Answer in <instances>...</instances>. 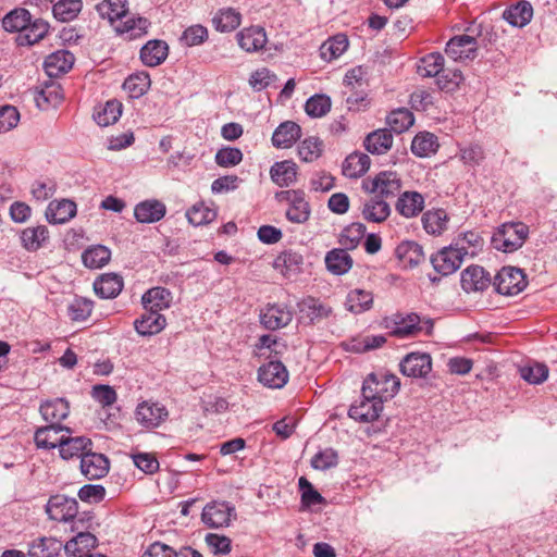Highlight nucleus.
<instances>
[{
	"mask_svg": "<svg viewBox=\"0 0 557 557\" xmlns=\"http://www.w3.org/2000/svg\"><path fill=\"white\" fill-rule=\"evenodd\" d=\"M395 207L401 216L414 218L424 209V197L418 191H405L398 197Z\"/></svg>",
	"mask_w": 557,
	"mask_h": 557,
	"instance_id": "28",
	"label": "nucleus"
},
{
	"mask_svg": "<svg viewBox=\"0 0 557 557\" xmlns=\"http://www.w3.org/2000/svg\"><path fill=\"white\" fill-rule=\"evenodd\" d=\"M463 81V75L458 69H444L438 75H436V84L438 88L446 92L455 91L461 82Z\"/></svg>",
	"mask_w": 557,
	"mask_h": 557,
	"instance_id": "59",
	"label": "nucleus"
},
{
	"mask_svg": "<svg viewBox=\"0 0 557 557\" xmlns=\"http://www.w3.org/2000/svg\"><path fill=\"white\" fill-rule=\"evenodd\" d=\"M300 126L293 121H286L275 128L272 135V144L275 148H289L300 138Z\"/></svg>",
	"mask_w": 557,
	"mask_h": 557,
	"instance_id": "27",
	"label": "nucleus"
},
{
	"mask_svg": "<svg viewBox=\"0 0 557 557\" xmlns=\"http://www.w3.org/2000/svg\"><path fill=\"white\" fill-rule=\"evenodd\" d=\"M444 67V57L440 52H432L420 59L417 72L422 77H436Z\"/></svg>",
	"mask_w": 557,
	"mask_h": 557,
	"instance_id": "54",
	"label": "nucleus"
},
{
	"mask_svg": "<svg viewBox=\"0 0 557 557\" xmlns=\"http://www.w3.org/2000/svg\"><path fill=\"white\" fill-rule=\"evenodd\" d=\"M461 250L462 248H456L453 244L442 248L431 257L434 270L443 276L455 273L461 267L465 258V252Z\"/></svg>",
	"mask_w": 557,
	"mask_h": 557,
	"instance_id": "11",
	"label": "nucleus"
},
{
	"mask_svg": "<svg viewBox=\"0 0 557 557\" xmlns=\"http://www.w3.org/2000/svg\"><path fill=\"white\" fill-rule=\"evenodd\" d=\"M449 218L444 209L428 210L423 213L421 222L428 234L441 235L447 230Z\"/></svg>",
	"mask_w": 557,
	"mask_h": 557,
	"instance_id": "40",
	"label": "nucleus"
},
{
	"mask_svg": "<svg viewBox=\"0 0 557 557\" xmlns=\"http://www.w3.org/2000/svg\"><path fill=\"white\" fill-rule=\"evenodd\" d=\"M49 238V231L45 225L26 227L21 232L22 246L28 251H37Z\"/></svg>",
	"mask_w": 557,
	"mask_h": 557,
	"instance_id": "41",
	"label": "nucleus"
},
{
	"mask_svg": "<svg viewBox=\"0 0 557 557\" xmlns=\"http://www.w3.org/2000/svg\"><path fill=\"white\" fill-rule=\"evenodd\" d=\"M389 203L380 197L371 196L361 206V216L369 223H383L391 215Z\"/></svg>",
	"mask_w": 557,
	"mask_h": 557,
	"instance_id": "21",
	"label": "nucleus"
},
{
	"mask_svg": "<svg viewBox=\"0 0 557 557\" xmlns=\"http://www.w3.org/2000/svg\"><path fill=\"white\" fill-rule=\"evenodd\" d=\"M362 188L364 191L387 201V199L394 198L399 194L401 180L396 172L383 171L373 178L364 180L362 182Z\"/></svg>",
	"mask_w": 557,
	"mask_h": 557,
	"instance_id": "6",
	"label": "nucleus"
},
{
	"mask_svg": "<svg viewBox=\"0 0 557 557\" xmlns=\"http://www.w3.org/2000/svg\"><path fill=\"white\" fill-rule=\"evenodd\" d=\"M111 259V250L103 245H94L82 253V261L86 268L100 269Z\"/></svg>",
	"mask_w": 557,
	"mask_h": 557,
	"instance_id": "49",
	"label": "nucleus"
},
{
	"mask_svg": "<svg viewBox=\"0 0 557 557\" xmlns=\"http://www.w3.org/2000/svg\"><path fill=\"white\" fill-rule=\"evenodd\" d=\"M373 295L364 289H352L347 294L345 307L348 311L360 314L372 308Z\"/></svg>",
	"mask_w": 557,
	"mask_h": 557,
	"instance_id": "46",
	"label": "nucleus"
},
{
	"mask_svg": "<svg viewBox=\"0 0 557 557\" xmlns=\"http://www.w3.org/2000/svg\"><path fill=\"white\" fill-rule=\"evenodd\" d=\"M348 38L344 34H337L324 41L319 49L320 57L326 62L339 58L348 48Z\"/></svg>",
	"mask_w": 557,
	"mask_h": 557,
	"instance_id": "48",
	"label": "nucleus"
},
{
	"mask_svg": "<svg viewBox=\"0 0 557 557\" xmlns=\"http://www.w3.org/2000/svg\"><path fill=\"white\" fill-rule=\"evenodd\" d=\"M166 325L163 314L156 311H147L134 322L136 332L141 336H152L160 333Z\"/></svg>",
	"mask_w": 557,
	"mask_h": 557,
	"instance_id": "30",
	"label": "nucleus"
},
{
	"mask_svg": "<svg viewBox=\"0 0 557 557\" xmlns=\"http://www.w3.org/2000/svg\"><path fill=\"white\" fill-rule=\"evenodd\" d=\"M393 145V135L387 128L370 133L364 139V148L372 154H384Z\"/></svg>",
	"mask_w": 557,
	"mask_h": 557,
	"instance_id": "39",
	"label": "nucleus"
},
{
	"mask_svg": "<svg viewBox=\"0 0 557 557\" xmlns=\"http://www.w3.org/2000/svg\"><path fill=\"white\" fill-rule=\"evenodd\" d=\"M150 84V76L147 72H137L124 81L123 89L131 98L138 99L149 90Z\"/></svg>",
	"mask_w": 557,
	"mask_h": 557,
	"instance_id": "50",
	"label": "nucleus"
},
{
	"mask_svg": "<svg viewBox=\"0 0 557 557\" xmlns=\"http://www.w3.org/2000/svg\"><path fill=\"white\" fill-rule=\"evenodd\" d=\"M493 285L498 294L512 296L525 288L527 277L519 268L503 267L495 275Z\"/></svg>",
	"mask_w": 557,
	"mask_h": 557,
	"instance_id": "7",
	"label": "nucleus"
},
{
	"mask_svg": "<svg viewBox=\"0 0 557 557\" xmlns=\"http://www.w3.org/2000/svg\"><path fill=\"white\" fill-rule=\"evenodd\" d=\"M49 24L42 18H30V22L16 37L18 46H33L44 39L49 33Z\"/></svg>",
	"mask_w": 557,
	"mask_h": 557,
	"instance_id": "34",
	"label": "nucleus"
},
{
	"mask_svg": "<svg viewBox=\"0 0 557 557\" xmlns=\"http://www.w3.org/2000/svg\"><path fill=\"white\" fill-rule=\"evenodd\" d=\"M74 54L67 50H58L49 54L44 62V67L48 76L58 77L67 73L73 64Z\"/></svg>",
	"mask_w": 557,
	"mask_h": 557,
	"instance_id": "23",
	"label": "nucleus"
},
{
	"mask_svg": "<svg viewBox=\"0 0 557 557\" xmlns=\"http://www.w3.org/2000/svg\"><path fill=\"white\" fill-rule=\"evenodd\" d=\"M92 308L94 304L91 300L84 297H77L69 305V317L73 321H85L90 317Z\"/></svg>",
	"mask_w": 557,
	"mask_h": 557,
	"instance_id": "61",
	"label": "nucleus"
},
{
	"mask_svg": "<svg viewBox=\"0 0 557 557\" xmlns=\"http://www.w3.org/2000/svg\"><path fill=\"white\" fill-rule=\"evenodd\" d=\"M299 308L313 324L327 319L333 312L330 306L321 302L318 298L310 296L302 299L299 304Z\"/></svg>",
	"mask_w": 557,
	"mask_h": 557,
	"instance_id": "45",
	"label": "nucleus"
},
{
	"mask_svg": "<svg viewBox=\"0 0 557 557\" xmlns=\"http://www.w3.org/2000/svg\"><path fill=\"white\" fill-rule=\"evenodd\" d=\"M323 151V141L315 136L304 139L298 146L299 158L305 162H313Z\"/></svg>",
	"mask_w": 557,
	"mask_h": 557,
	"instance_id": "55",
	"label": "nucleus"
},
{
	"mask_svg": "<svg viewBox=\"0 0 557 557\" xmlns=\"http://www.w3.org/2000/svg\"><path fill=\"white\" fill-rule=\"evenodd\" d=\"M141 302L146 311L160 313V311L170 308L172 293L165 287H152L143 295Z\"/></svg>",
	"mask_w": 557,
	"mask_h": 557,
	"instance_id": "29",
	"label": "nucleus"
},
{
	"mask_svg": "<svg viewBox=\"0 0 557 557\" xmlns=\"http://www.w3.org/2000/svg\"><path fill=\"white\" fill-rule=\"evenodd\" d=\"M280 203L286 205L285 216L294 224H305L311 215V207L302 189H287L275 194Z\"/></svg>",
	"mask_w": 557,
	"mask_h": 557,
	"instance_id": "5",
	"label": "nucleus"
},
{
	"mask_svg": "<svg viewBox=\"0 0 557 557\" xmlns=\"http://www.w3.org/2000/svg\"><path fill=\"white\" fill-rule=\"evenodd\" d=\"M76 203L70 199L51 201L46 210V219L51 224H64L75 216Z\"/></svg>",
	"mask_w": 557,
	"mask_h": 557,
	"instance_id": "24",
	"label": "nucleus"
},
{
	"mask_svg": "<svg viewBox=\"0 0 557 557\" xmlns=\"http://www.w3.org/2000/svg\"><path fill=\"white\" fill-rule=\"evenodd\" d=\"M383 410V404L375 399H368L361 395L359 403H355L348 410V416L359 422L368 423L379 419Z\"/></svg>",
	"mask_w": 557,
	"mask_h": 557,
	"instance_id": "20",
	"label": "nucleus"
},
{
	"mask_svg": "<svg viewBox=\"0 0 557 557\" xmlns=\"http://www.w3.org/2000/svg\"><path fill=\"white\" fill-rule=\"evenodd\" d=\"M399 379L388 372L370 373L362 383V396L383 404L392 399L399 391Z\"/></svg>",
	"mask_w": 557,
	"mask_h": 557,
	"instance_id": "3",
	"label": "nucleus"
},
{
	"mask_svg": "<svg viewBox=\"0 0 557 557\" xmlns=\"http://www.w3.org/2000/svg\"><path fill=\"white\" fill-rule=\"evenodd\" d=\"M445 52L454 61L473 60L478 55L476 39L470 35L455 36L446 44Z\"/></svg>",
	"mask_w": 557,
	"mask_h": 557,
	"instance_id": "13",
	"label": "nucleus"
},
{
	"mask_svg": "<svg viewBox=\"0 0 557 557\" xmlns=\"http://www.w3.org/2000/svg\"><path fill=\"white\" fill-rule=\"evenodd\" d=\"M212 23L218 32L230 33L240 25L242 14L233 8H223L214 14Z\"/></svg>",
	"mask_w": 557,
	"mask_h": 557,
	"instance_id": "43",
	"label": "nucleus"
},
{
	"mask_svg": "<svg viewBox=\"0 0 557 557\" xmlns=\"http://www.w3.org/2000/svg\"><path fill=\"white\" fill-rule=\"evenodd\" d=\"M258 381L270 388H282L288 381V371L283 362L272 360L259 368Z\"/></svg>",
	"mask_w": 557,
	"mask_h": 557,
	"instance_id": "16",
	"label": "nucleus"
},
{
	"mask_svg": "<svg viewBox=\"0 0 557 557\" xmlns=\"http://www.w3.org/2000/svg\"><path fill=\"white\" fill-rule=\"evenodd\" d=\"M298 486L301 491V505L302 507H311L325 503V498L313 487V485L305 478L300 476Z\"/></svg>",
	"mask_w": 557,
	"mask_h": 557,
	"instance_id": "60",
	"label": "nucleus"
},
{
	"mask_svg": "<svg viewBox=\"0 0 557 557\" xmlns=\"http://www.w3.org/2000/svg\"><path fill=\"white\" fill-rule=\"evenodd\" d=\"M331 98L323 94L311 96L305 103V111L311 117H322L331 110Z\"/></svg>",
	"mask_w": 557,
	"mask_h": 557,
	"instance_id": "58",
	"label": "nucleus"
},
{
	"mask_svg": "<svg viewBox=\"0 0 557 557\" xmlns=\"http://www.w3.org/2000/svg\"><path fill=\"white\" fill-rule=\"evenodd\" d=\"M63 543L54 537L42 536L28 545V557H59Z\"/></svg>",
	"mask_w": 557,
	"mask_h": 557,
	"instance_id": "35",
	"label": "nucleus"
},
{
	"mask_svg": "<svg viewBox=\"0 0 557 557\" xmlns=\"http://www.w3.org/2000/svg\"><path fill=\"white\" fill-rule=\"evenodd\" d=\"M238 45L247 52H256L264 48L267 34L262 27L251 26L237 34Z\"/></svg>",
	"mask_w": 557,
	"mask_h": 557,
	"instance_id": "31",
	"label": "nucleus"
},
{
	"mask_svg": "<svg viewBox=\"0 0 557 557\" xmlns=\"http://www.w3.org/2000/svg\"><path fill=\"white\" fill-rule=\"evenodd\" d=\"M338 463L337 451L333 448H325L318 451L311 459L312 468L325 471L336 467Z\"/></svg>",
	"mask_w": 557,
	"mask_h": 557,
	"instance_id": "64",
	"label": "nucleus"
},
{
	"mask_svg": "<svg viewBox=\"0 0 557 557\" xmlns=\"http://www.w3.org/2000/svg\"><path fill=\"white\" fill-rule=\"evenodd\" d=\"M440 147L437 137L429 132L417 134L411 141V152L419 158L434 154Z\"/></svg>",
	"mask_w": 557,
	"mask_h": 557,
	"instance_id": "42",
	"label": "nucleus"
},
{
	"mask_svg": "<svg viewBox=\"0 0 557 557\" xmlns=\"http://www.w3.org/2000/svg\"><path fill=\"white\" fill-rule=\"evenodd\" d=\"M124 286L123 278L116 273L102 274L94 282L95 293L102 299H112L120 295Z\"/></svg>",
	"mask_w": 557,
	"mask_h": 557,
	"instance_id": "26",
	"label": "nucleus"
},
{
	"mask_svg": "<svg viewBox=\"0 0 557 557\" xmlns=\"http://www.w3.org/2000/svg\"><path fill=\"white\" fill-rule=\"evenodd\" d=\"M384 325L389 330V334L397 338L414 336L424 329L421 325V317L414 312L407 314L396 313L385 319Z\"/></svg>",
	"mask_w": 557,
	"mask_h": 557,
	"instance_id": "9",
	"label": "nucleus"
},
{
	"mask_svg": "<svg viewBox=\"0 0 557 557\" xmlns=\"http://www.w3.org/2000/svg\"><path fill=\"white\" fill-rule=\"evenodd\" d=\"M533 16L531 2H513L503 12V18L513 27L522 28Z\"/></svg>",
	"mask_w": 557,
	"mask_h": 557,
	"instance_id": "32",
	"label": "nucleus"
},
{
	"mask_svg": "<svg viewBox=\"0 0 557 557\" xmlns=\"http://www.w3.org/2000/svg\"><path fill=\"white\" fill-rule=\"evenodd\" d=\"M122 103L112 99L94 113V120L99 126H109L117 122L122 114Z\"/></svg>",
	"mask_w": 557,
	"mask_h": 557,
	"instance_id": "51",
	"label": "nucleus"
},
{
	"mask_svg": "<svg viewBox=\"0 0 557 557\" xmlns=\"http://www.w3.org/2000/svg\"><path fill=\"white\" fill-rule=\"evenodd\" d=\"M46 512L51 520L69 522L76 518L78 503L75 498L63 494L52 495L46 505Z\"/></svg>",
	"mask_w": 557,
	"mask_h": 557,
	"instance_id": "10",
	"label": "nucleus"
},
{
	"mask_svg": "<svg viewBox=\"0 0 557 557\" xmlns=\"http://www.w3.org/2000/svg\"><path fill=\"white\" fill-rule=\"evenodd\" d=\"M83 2H53V16L60 22H71L82 11Z\"/></svg>",
	"mask_w": 557,
	"mask_h": 557,
	"instance_id": "62",
	"label": "nucleus"
},
{
	"mask_svg": "<svg viewBox=\"0 0 557 557\" xmlns=\"http://www.w3.org/2000/svg\"><path fill=\"white\" fill-rule=\"evenodd\" d=\"M166 214L165 205L158 199H147L138 202L134 208V216L143 224L156 223Z\"/></svg>",
	"mask_w": 557,
	"mask_h": 557,
	"instance_id": "19",
	"label": "nucleus"
},
{
	"mask_svg": "<svg viewBox=\"0 0 557 557\" xmlns=\"http://www.w3.org/2000/svg\"><path fill=\"white\" fill-rule=\"evenodd\" d=\"M521 377L530 384H541L548 377V367L545 363H529L519 369Z\"/></svg>",
	"mask_w": 557,
	"mask_h": 557,
	"instance_id": "56",
	"label": "nucleus"
},
{
	"mask_svg": "<svg viewBox=\"0 0 557 557\" xmlns=\"http://www.w3.org/2000/svg\"><path fill=\"white\" fill-rule=\"evenodd\" d=\"M41 418L49 424L38 428L34 434V441L38 448L52 449V444L48 441L50 433L59 434L63 431L72 433L71 429L61 424L70 414V403L64 397L46 399L39 406Z\"/></svg>",
	"mask_w": 557,
	"mask_h": 557,
	"instance_id": "1",
	"label": "nucleus"
},
{
	"mask_svg": "<svg viewBox=\"0 0 557 557\" xmlns=\"http://www.w3.org/2000/svg\"><path fill=\"white\" fill-rule=\"evenodd\" d=\"M297 164L292 160L275 162L270 169L271 180L280 187H288L297 178Z\"/></svg>",
	"mask_w": 557,
	"mask_h": 557,
	"instance_id": "36",
	"label": "nucleus"
},
{
	"mask_svg": "<svg viewBox=\"0 0 557 557\" xmlns=\"http://www.w3.org/2000/svg\"><path fill=\"white\" fill-rule=\"evenodd\" d=\"M169 417L166 407L157 401L146 400L137 405L135 418L137 422L147 429L161 425Z\"/></svg>",
	"mask_w": 557,
	"mask_h": 557,
	"instance_id": "12",
	"label": "nucleus"
},
{
	"mask_svg": "<svg viewBox=\"0 0 557 557\" xmlns=\"http://www.w3.org/2000/svg\"><path fill=\"white\" fill-rule=\"evenodd\" d=\"M127 2H98L96 10L102 18H107L119 34L127 35L128 39H137L147 34L150 22L145 17H129Z\"/></svg>",
	"mask_w": 557,
	"mask_h": 557,
	"instance_id": "2",
	"label": "nucleus"
},
{
	"mask_svg": "<svg viewBox=\"0 0 557 557\" xmlns=\"http://www.w3.org/2000/svg\"><path fill=\"white\" fill-rule=\"evenodd\" d=\"M370 157L363 152L350 153L343 163V174L349 178L362 176L370 168Z\"/></svg>",
	"mask_w": 557,
	"mask_h": 557,
	"instance_id": "44",
	"label": "nucleus"
},
{
	"mask_svg": "<svg viewBox=\"0 0 557 557\" xmlns=\"http://www.w3.org/2000/svg\"><path fill=\"white\" fill-rule=\"evenodd\" d=\"M348 249L334 248L326 252L325 265L329 272L334 275H343L352 267V258L347 252Z\"/></svg>",
	"mask_w": 557,
	"mask_h": 557,
	"instance_id": "38",
	"label": "nucleus"
},
{
	"mask_svg": "<svg viewBox=\"0 0 557 557\" xmlns=\"http://www.w3.org/2000/svg\"><path fill=\"white\" fill-rule=\"evenodd\" d=\"M431 370L432 358L426 352H410L399 363V371L408 377H426Z\"/></svg>",
	"mask_w": 557,
	"mask_h": 557,
	"instance_id": "15",
	"label": "nucleus"
},
{
	"mask_svg": "<svg viewBox=\"0 0 557 557\" xmlns=\"http://www.w3.org/2000/svg\"><path fill=\"white\" fill-rule=\"evenodd\" d=\"M186 216L190 224L200 226L212 222L216 212L203 202H197L186 212Z\"/></svg>",
	"mask_w": 557,
	"mask_h": 557,
	"instance_id": "57",
	"label": "nucleus"
},
{
	"mask_svg": "<svg viewBox=\"0 0 557 557\" xmlns=\"http://www.w3.org/2000/svg\"><path fill=\"white\" fill-rule=\"evenodd\" d=\"M386 123L389 126L391 132L401 134L413 125L414 117L412 112L408 109L399 108L387 115Z\"/></svg>",
	"mask_w": 557,
	"mask_h": 557,
	"instance_id": "53",
	"label": "nucleus"
},
{
	"mask_svg": "<svg viewBox=\"0 0 557 557\" xmlns=\"http://www.w3.org/2000/svg\"><path fill=\"white\" fill-rule=\"evenodd\" d=\"M367 227L360 222H354L347 225L341 233L338 243L348 250L357 248L364 237Z\"/></svg>",
	"mask_w": 557,
	"mask_h": 557,
	"instance_id": "52",
	"label": "nucleus"
},
{
	"mask_svg": "<svg viewBox=\"0 0 557 557\" xmlns=\"http://www.w3.org/2000/svg\"><path fill=\"white\" fill-rule=\"evenodd\" d=\"M169 55V46L164 40L152 39L140 49L141 62L150 67L162 64Z\"/></svg>",
	"mask_w": 557,
	"mask_h": 557,
	"instance_id": "25",
	"label": "nucleus"
},
{
	"mask_svg": "<svg viewBox=\"0 0 557 557\" xmlns=\"http://www.w3.org/2000/svg\"><path fill=\"white\" fill-rule=\"evenodd\" d=\"M529 235V226L522 222H506L492 236V245L503 252H512L522 247Z\"/></svg>",
	"mask_w": 557,
	"mask_h": 557,
	"instance_id": "4",
	"label": "nucleus"
},
{
	"mask_svg": "<svg viewBox=\"0 0 557 557\" xmlns=\"http://www.w3.org/2000/svg\"><path fill=\"white\" fill-rule=\"evenodd\" d=\"M293 313L285 305H268L260 313V322L268 330H277L292 322Z\"/></svg>",
	"mask_w": 557,
	"mask_h": 557,
	"instance_id": "18",
	"label": "nucleus"
},
{
	"mask_svg": "<svg viewBox=\"0 0 557 557\" xmlns=\"http://www.w3.org/2000/svg\"><path fill=\"white\" fill-rule=\"evenodd\" d=\"M490 284V274L480 265H471L461 272V287L466 293L483 292Z\"/></svg>",
	"mask_w": 557,
	"mask_h": 557,
	"instance_id": "22",
	"label": "nucleus"
},
{
	"mask_svg": "<svg viewBox=\"0 0 557 557\" xmlns=\"http://www.w3.org/2000/svg\"><path fill=\"white\" fill-rule=\"evenodd\" d=\"M53 448H59L60 457L64 460L72 459L74 457L83 458L88 450L92 448V442L86 436H65L61 435L54 442H50Z\"/></svg>",
	"mask_w": 557,
	"mask_h": 557,
	"instance_id": "14",
	"label": "nucleus"
},
{
	"mask_svg": "<svg viewBox=\"0 0 557 557\" xmlns=\"http://www.w3.org/2000/svg\"><path fill=\"white\" fill-rule=\"evenodd\" d=\"M32 14L24 8H15L2 17V27L8 33H18L25 29L30 22Z\"/></svg>",
	"mask_w": 557,
	"mask_h": 557,
	"instance_id": "47",
	"label": "nucleus"
},
{
	"mask_svg": "<svg viewBox=\"0 0 557 557\" xmlns=\"http://www.w3.org/2000/svg\"><path fill=\"white\" fill-rule=\"evenodd\" d=\"M397 258L409 268H414L424 261L425 256L420 244L413 240L401 242L395 250Z\"/></svg>",
	"mask_w": 557,
	"mask_h": 557,
	"instance_id": "37",
	"label": "nucleus"
},
{
	"mask_svg": "<svg viewBox=\"0 0 557 557\" xmlns=\"http://www.w3.org/2000/svg\"><path fill=\"white\" fill-rule=\"evenodd\" d=\"M214 160L221 168H232L242 162L243 152L235 147H224L216 151Z\"/></svg>",
	"mask_w": 557,
	"mask_h": 557,
	"instance_id": "63",
	"label": "nucleus"
},
{
	"mask_svg": "<svg viewBox=\"0 0 557 557\" xmlns=\"http://www.w3.org/2000/svg\"><path fill=\"white\" fill-rule=\"evenodd\" d=\"M235 517V507L228 502L212 500L201 512V521L211 529L227 528Z\"/></svg>",
	"mask_w": 557,
	"mask_h": 557,
	"instance_id": "8",
	"label": "nucleus"
},
{
	"mask_svg": "<svg viewBox=\"0 0 557 557\" xmlns=\"http://www.w3.org/2000/svg\"><path fill=\"white\" fill-rule=\"evenodd\" d=\"M97 543L98 540L92 533L78 532L76 536L63 545V549L70 556L81 557L94 553L92 549L97 546Z\"/></svg>",
	"mask_w": 557,
	"mask_h": 557,
	"instance_id": "33",
	"label": "nucleus"
},
{
	"mask_svg": "<svg viewBox=\"0 0 557 557\" xmlns=\"http://www.w3.org/2000/svg\"><path fill=\"white\" fill-rule=\"evenodd\" d=\"M109 469V459L103 454L88 450L81 459V471L87 480L101 479L107 475Z\"/></svg>",
	"mask_w": 557,
	"mask_h": 557,
	"instance_id": "17",
	"label": "nucleus"
}]
</instances>
